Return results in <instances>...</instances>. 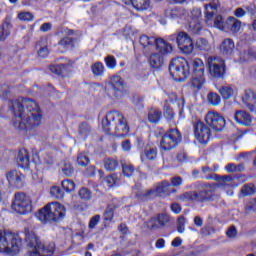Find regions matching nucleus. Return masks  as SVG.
Listing matches in <instances>:
<instances>
[{
  "instance_id": "obj_1",
  "label": "nucleus",
  "mask_w": 256,
  "mask_h": 256,
  "mask_svg": "<svg viewBox=\"0 0 256 256\" xmlns=\"http://www.w3.org/2000/svg\"><path fill=\"white\" fill-rule=\"evenodd\" d=\"M10 111L13 114L12 126L17 131H31L35 127L41 125L43 115L39 113L41 108L35 100L31 98H24L23 103L19 100H12Z\"/></svg>"
},
{
  "instance_id": "obj_2",
  "label": "nucleus",
  "mask_w": 256,
  "mask_h": 256,
  "mask_svg": "<svg viewBox=\"0 0 256 256\" xmlns=\"http://www.w3.org/2000/svg\"><path fill=\"white\" fill-rule=\"evenodd\" d=\"M102 129L106 135L114 137H127L129 135V122L123 113L112 110L102 119Z\"/></svg>"
},
{
  "instance_id": "obj_3",
  "label": "nucleus",
  "mask_w": 256,
  "mask_h": 256,
  "mask_svg": "<svg viewBox=\"0 0 256 256\" xmlns=\"http://www.w3.org/2000/svg\"><path fill=\"white\" fill-rule=\"evenodd\" d=\"M194 191L184 192L176 197L183 203L190 201L192 203H211L215 201V188L209 182L198 181L192 184Z\"/></svg>"
},
{
  "instance_id": "obj_4",
  "label": "nucleus",
  "mask_w": 256,
  "mask_h": 256,
  "mask_svg": "<svg viewBox=\"0 0 256 256\" xmlns=\"http://www.w3.org/2000/svg\"><path fill=\"white\" fill-rule=\"evenodd\" d=\"M25 238L24 241L30 249H34L29 252V256H53L55 254V244L50 243L45 246L41 243L39 236L31 228L24 229Z\"/></svg>"
},
{
  "instance_id": "obj_5",
  "label": "nucleus",
  "mask_w": 256,
  "mask_h": 256,
  "mask_svg": "<svg viewBox=\"0 0 256 256\" xmlns=\"http://www.w3.org/2000/svg\"><path fill=\"white\" fill-rule=\"evenodd\" d=\"M67 208L59 202H50L41 208L37 213V218L42 223H59L65 219Z\"/></svg>"
},
{
  "instance_id": "obj_6",
  "label": "nucleus",
  "mask_w": 256,
  "mask_h": 256,
  "mask_svg": "<svg viewBox=\"0 0 256 256\" xmlns=\"http://www.w3.org/2000/svg\"><path fill=\"white\" fill-rule=\"evenodd\" d=\"M23 239L19 234L7 230H0V253L15 256L21 251Z\"/></svg>"
},
{
  "instance_id": "obj_7",
  "label": "nucleus",
  "mask_w": 256,
  "mask_h": 256,
  "mask_svg": "<svg viewBox=\"0 0 256 256\" xmlns=\"http://www.w3.org/2000/svg\"><path fill=\"white\" fill-rule=\"evenodd\" d=\"M156 52L150 54L148 63L152 69L159 70L165 63L166 55L173 52V46L163 38H157Z\"/></svg>"
},
{
  "instance_id": "obj_8",
  "label": "nucleus",
  "mask_w": 256,
  "mask_h": 256,
  "mask_svg": "<svg viewBox=\"0 0 256 256\" xmlns=\"http://www.w3.org/2000/svg\"><path fill=\"white\" fill-rule=\"evenodd\" d=\"M168 71L170 76L174 81H179L180 83L186 81V79L191 75L189 61L184 57H176L170 61Z\"/></svg>"
},
{
  "instance_id": "obj_9",
  "label": "nucleus",
  "mask_w": 256,
  "mask_h": 256,
  "mask_svg": "<svg viewBox=\"0 0 256 256\" xmlns=\"http://www.w3.org/2000/svg\"><path fill=\"white\" fill-rule=\"evenodd\" d=\"M181 141H183L181 131L178 128H170L162 135L160 149L161 151H173L179 147Z\"/></svg>"
},
{
  "instance_id": "obj_10",
  "label": "nucleus",
  "mask_w": 256,
  "mask_h": 256,
  "mask_svg": "<svg viewBox=\"0 0 256 256\" xmlns=\"http://www.w3.org/2000/svg\"><path fill=\"white\" fill-rule=\"evenodd\" d=\"M175 193H177V189H171V183H169V181H162L155 189L138 193L136 197L140 199V201H149V199H153V197H163V195H173Z\"/></svg>"
},
{
  "instance_id": "obj_11",
  "label": "nucleus",
  "mask_w": 256,
  "mask_h": 256,
  "mask_svg": "<svg viewBox=\"0 0 256 256\" xmlns=\"http://www.w3.org/2000/svg\"><path fill=\"white\" fill-rule=\"evenodd\" d=\"M208 73L212 79H225L227 64L225 60L215 56H209L206 62Z\"/></svg>"
},
{
  "instance_id": "obj_12",
  "label": "nucleus",
  "mask_w": 256,
  "mask_h": 256,
  "mask_svg": "<svg viewBox=\"0 0 256 256\" xmlns=\"http://www.w3.org/2000/svg\"><path fill=\"white\" fill-rule=\"evenodd\" d=\"M12 209L19 215H28V213L33 211V204L26 193L17 192L14 195Z\"/></svg>"
},
{
  "instance_id": "obj_13",
  "label": "nucleus",
  "mask_w": 256,
  "mask_h": 256,
  "mask_svg": "<svg viewBox=\"0 0 256 256\" xmlns=\"http://www.w3.org/2000/svg\"><path fill=\"white\" fill-rule=\"evenodd\" d=\"M125 89V80L119 75L110 77V81L105 86V93L110 99H119Z\"/></svg>"
},
{
  "instance_id": "obj_14",
  "label": "nucleus",
  "mask_w": 256,
  "mask_h": 256,
  "mask_svg": "<svg viewBox=\"0 0 256 256\" xmlns=\"http://www.w3.org/2000/svg\"><path fill=\"white\" fill-rule=\"evenodd\" d=\"M193 133L195 139L200 145H207L211 141V128L201 120H195L192 122Z\"/></svg>"
},
{
  "instance_id": "obj_15",
  "label": "nucleus",
  "mask_w": 256,
  "mask_h": 256,
  "mask_svg": "<svg viewBox=\"0 0 256 256\" xmlns=\"http://www.w3.org/2000/svg\"><path fill=\"white\" fill-rule=\"evenodd\" d=\"M173 39H176L178 49H180L184 55H191V53H193L195 44H193V39L187 32L180 31L176 34H172L170 40L173 41Z\"/></svg>"
},
{
  "instance_id": "obj_16",
  "label": "nucleus",
  "mask_w": 256,
  "mask_h": 256,
  "mask_svg": "<svg viewBox=\"0 0 256 256\" xmlns=\"http://www.w3.org/2000/svg\"><path fill=\"white\" fill-rule=\"evenodd\" d=\"M205 123L215 133H220L225 129V118L221 114L213 111H209L205 116Z\"/></svg>"
},
{
  "instance_id": "obj_17",
  "label": "nucleus",
  "mask_w": 256,
  "mask_h": 256,
  "mask_svg": "<svg viewBox=\"0 0 256 256\" xmlns=\"http://www.w3.org/2000/svg\"><path fill=\"white\" fill-rule=\"evenodd\" d=\"M171 221V217L165 213H159L155 217H152L147 222V229L149 231H157L167 226V223Z\"/></svg>"
},
{
  "instance_id": "obj_18",
  "label": "nucleus",
  "mask_w": 256,
  "mask_h": 256,
  "mask_svg": "<svg viewBox=\"0 0 256 256\" xmlns=\"http://www.w3.org/2000/svg\"><path fill=\"white\" fill-rule=\"evenodd\" d=\"M6 179L15 189H23L25 187V175L21 171L11 170L6 174Z\"/></svg>"
},
{
  "instance_id": "obj_19",
  "label": "nucleus",
  "mask_w": 256,
  "mask_h": 256,
  "mask_svg": "<svg viewBox=\"0 0 256 256\" xmlns=\"http://www.w3.org/2000/svg\"><path fill=\"white\" fill-rule=\"evenodd\" d=\"M71 67L72 66L69 63L52 64L49 66V71L54 75H57L58 77H62V79H65L71 75L72 73Z\"/></svg>"
},
{
  "instance_id": "obj_20",
  "label": "nucleus",
  "mask_w": 256,
  "mask_h": 256,
  "mask_svg": "<svg viewBox=\"0 0 256 256\" xmlns=\"http://www.w3.org/2000/svg\"><path fill=\"white\" fill-rule=\"evenodd\" d=\"M192 71V77H203L205 76V63L201 58H194L189 63Z\"/></svg>"
},
{
  "instance_id": "obj_21",
  "label": "nucleus",
  "mask_w": 256,
  "mask_h": 256,
  "mask_svg": "<svg viewBox=\"0 0 256 256\" xmlns=\"http://www.w3.org/2000/svg\"><path fill=\"white\" fill-rule=\"evenodd\" d=\"M76 39L70 36H65L57 43L60 53H67V51H73L75 49Z\"/></svg>"
},
{
  "instance_id": "obj_22",
  "label": "nucleus",
  "mask_w": 256,
  "mask_h": 256,
  "mask_svg": "<svg viewBox=\"0 0 256 256\" xmlns=\"http://www.w3.org/2000/svg\"><path fill=\"white\" fill-rule=\"evenodd\" d=\"M35 49L37 51V55L40 59H47L49 57V42L47 41V38H40L35 43Z\"/></svg>"
},
{
  "instance_id": "obj_23",
  "label": "nucleus",
  "mask_w": 256,
  "mask_h": 256,
  "mask_svg": "<svg viewBox=\"0 0 256 256\" xmlns=\"http://www.w3.org/2000/svg\"><path fill=\"white\" fill-rule=\"evenodd\" d=\"M16 163L21 169H29L31 165V159L29 157V151H27V149L22 148L18 151Z\"/></svg>"
},
{
  "instance_id": "obj_24",
  "label": "nucleus",
  "mask_w": 256,
  "mask_h": 256,
  "mask_svg": "<svg viewBox=\"0 0 256 256\" xmlns=\"http://www.w3.org/2000/svg\"><path fill=\"white\" fill-rule=\"evenodd\" d=\"M219 49L224 57H231L235 53V42L231 38H226L220 44Z\"/></svg>"
},
{
  "instance_id": "obj_25",
  "label": "nucleus",
  "mask_w": 256,
  "mask_h": 256,
  "mask_svg": "<svg viewBox=\"0 0 256 256\" xmlns=\"http://www.w3.org/2000/svg\"><path fill=\"white\" fill-rule=\"evenodd\" d=\"M242 101L250 111H255L256 107V93L251 89H246L242 96Z\"/></svg>"
},
{
  "instance_id": "obj_26",
  "label": "nucleus",
  "mask_w": 256,
  "mask_h": 256,
  "mask_svg": "<svg viewBox=\"0 0 256 256\" xmlns=\"http://www.w3.org/2000/svg\"><path fill=\"white\" fill-rule=\"evenodd\" d=\"M234 119L236 123L239 125H243L244 127H249L252 123L251 115L243 110H239L235 113Z\"/></svg>"
},
{
  "instance_id": "obj_27",
  "label": "nucleus",
  "mask_w": 256,
  "mask_h": 256,
  "mask_svg": "<svg viewBox=\"0 0 256 256\" xmlns=\"http://www.w3.org/2000/svg\"><path fill=\"white\" fill-rule=\"evenodd\" d=\"M217 91L224 101L233 99V97H235V88H233V86H220L219 88H217Z\"/></svg>"
},
{
  "instance_id": "obj_28",
  "label": "nucleus",
  "mask_w": 256,
  "mask_h": 256,
  "mask_svg": "<svg viewBox=\"0 0 256 256\" xmlns=\"http://www.w3.org/2000/svg\"><path fill=\"white\" fill-rule=\"evenodd\" d=\"M225 25L227 29H230V31H232V33H239V31H241V20H238L233 16H229L227 18V20L225 21Z\"/></svg>"
},
{
  "instance_id": "obj_29",
  "label": "nucleus",
  "mask_w": 256,
  "mask_h": 256,
  "mask_svg": "<svg viewBox=\"0 0 256 256\" xmlns=\"http://www.w3.org/2000/svg\"><path fill=\"white\" fill-rule=\"evenodd\" d=\"M192 176L195 177V179H206V181H219L221 179V176L216 173H211L208 175L201 174V171L195 169L192 171Z\"/></svg>"
},
{
  "instance_id": "obj_30",
  "label": "nucleus",
  "mask_w": 256,
  "mask_h": 256,
  "mask_svg": "<svg viewBox=\"0 0 256 256\" xmlns=\"http://www.w3.org/2000/svg\"><path fill=\"white\" fill-rule=\"evenodd\" d=\"M139 43L143 47V49H147V47H155V49L157 48V38L155 37L142 35L140 36Z\"/></svg>"
},
{
  "instance_id": "obj_31",
  "label": "nucleus",
  "mask_w": 256,
  "mask_h": 256,
  "mask_svg": "<svg viewBox=\"0 0 256 256\" xmlns=\"http://www.w3.org/2000/svg\"><path fill=\"white\" fill-rule=\"evenodd\" d=\"M94 77H103L105 75V65L101 61H97L90 66Z\"/></svg>"
},
{
  "instance_id": "obj_32",
  "label": "nucleus",
  "mask_w": 256,
  "mask_h": 256,
  "mask_svg": "<svg viewBox=\"0 0 256 256\" xmlns=\"http://www.w3.org/2000/svg\"><path fill=\"white\" fill-rule=\"evenodd\" d=\"M116 209L117 206L115 204H110L106 207L103 213V221H105V223H111V221H113Z\"/></svg>"
},
{
  "instance_id": "obj_33",
  "label": "nucleus",
  "mask_w": 256,
  "mask_h": 256,
  "mask_svg": "<svg viewBox=\"0 0 256 256\" xmlns=\"http://www.w3.org/2000/svg\"><path fill=\"white\" fill-rule=\"evenodd\" d=\"M163 118V112L157 109H150L148 112V121L154 125H157L159 121Z\"/></svg>"
},
{
  "instance_id": "obj_34",
  "label": "nucleus",
  "mask_w": 256,
  "mask_h": 256,
  "mask_svg": "<svg viewBox=\"0 0 256 256\" xmlns=\"http://www.w3.org/2000/svg\"><path fill=\"white\" fill-rule=\"evenodd\" d=\"M162 113L166 121H173V119H175V111L168 101H165Z\"/></svg>"
},
{
  "instance_id": "obj_35",
  "label": "nucleus",
  "mask_w": 256,
  "mask_h": 256,
  "mask_svg": "<svg viewBox=\"0 0 256 256\" xmlns=\"http://www.w3.org/2000/svg\"><path fill=\"white\" fill-rule=\"evenodd\" d=\"M157 153V147L146 146L144 149L143 156L148 161H155V159H157Z\"/></svg>"
},
{
  "instance_id": "obj_36",
  "label": "nucleus",
  "mask_w": 256,
  "mask_h": 256,
  "mask_svg": "<svg viewBox=\"0 0 256 256\" xmlns=\"http://www.w3.org/2000/svg\"><path fill=\"white\" fill-rule=\"evenodd\" d=\"M130 3L136 11H145L149 9V1L147 0H130Z\"/></svg>"
},
{
  "instance_id": "obj_37",
  "label": "nucleus",
  "mask_w": 256,
  "mask_h": 256,
  "mask_svg": "<svg viewBox=\"0 0 256 256\" xmlns=\"http://www.w3.org/2000/svg\"><path fill=\"white\" fill-rule=\"evenodd\" d=\"M117 167H119V161L117 159L113 158H106L104 159V169L106 171H116Z\"/></svg>"
},
{
  "instance_id": "obj_38",
  "label": "nucleus",
  "mask_w": 256,
  "mask_h": 256,
  "mask_svg": "<svg viewBox=\"0 0 256 256\" xmlns=\"http://www.w3.org/2000/svg\"><path fill=\"white\" fill-rule=\"evenodd\" d=\"M207 101L209 105H212L213 107H217L218 105H221V96L215 92H209L207 94Z\"/></svg>"
},
{
  "instance_id": "obj_39",
  "label": "nucleus",
  "mask_w": 256,
  "mask_h": 256,
  "mask_svg": "<svg viewBox=\"0 0 256 256\" xmlns=\"http://www.w3.org/2000/svg\"><path fill=\"white\" fill-rule=\"evenodd\" d=\"M190 85L193 89H201L205 85V76H192Z\"/></svg>"
},
{
  "instance_id": "obj_40",
  "label": "nucleus",
  "mask_w": 256,
  "mask_h": 256,
  "mask_svg": "<svg viewBox=\"0 0 256 256\" xmlns=\"http://www.w3.org/2000/svg\"><path fill=\"white\" fill-rule=\"evenodd\" d=\"M78 133L79 135L84 137V139H87V137L91 135V126L89 125V123L82 122L79 125Z\"/></svg>"
},
{
  "instance_id": "obj_41",
  "label": "nucleus",
  "mask_w": 256,
  "mask_h": 256,
  "mask_svg": "<svg viewBox=\"0 0 256 256\" xmlns=\"http://www.w3.org/2000/svg\"><path fill=\"white\" fill-rule=\"evenodd\" d=\"M256 187L254 184H245L240 193H242L243 197H251V195H255Z\"/></svg>"
},
{
  "instance_id": "obj_42",
  "label": "nucleus",
  "mask_w": 256,
  "mask_h": 256,
  "mask_svg": "<svg viewBox=\"0 0 256 256\" xmlns=\"http://www.w3.org/2000/svg\"><path fill=\"white\" fill-rule=\"evenodd\" d=\"M78 197H80L82 201H91L93 193L91 192V190H89V188L82 187L78 191Z\"/></svg>"
},
{
  "instance_id": "obj_43",
  "label": "nucleus",
  "mask_w": 256,
  "mask_h": 256,
  "mask_svg": "<svg viewBox=\"0 0 256 256\" xmlns=\"http://www.w3.org/2000/svg\"><path fill=\"white\" fill-rule=\"evenodd\" d=\"M50 195L54 199H63L65 197V192L59 186H52L50 188Z\"/></svg>"
},
{
  "instance_id": "obj_44",
  "label": "nucleus",
  "mask_w": 256,
  "mask_h": 256,
  "mask_svg": "<svg viewBox=\"0 0 256 256\" xmlns=\"http://www.w3.org/2000/svg\"><path fill=\"white\" fill-rule=\"evenodd\" d=\"M9 27H11L10 23H4L0 25V41H5L9 35H11V31H9Z\"/></svg>"
},
{
  "instance_id": "obj_45",
  "label": "nucleus",
  "mask_w": 256,
  "mask_h": 256,
  "mask_svg": "<svg viewBox=\"0 0 256 256\" xmlns=\"http://www.w3.org/2000/svg\"><path fill=\"white\" fill-rule=\"evenodd\" d=\"M61 187L66 193H71L75 191V182L69 179L63 180L61 182Z\"/></svg>"
},
{
  "instance_id": "obj_46",
  "label": "nucleus",
  "mask_w": 256,
  "mask_h": 256,
  "mask_svg": "<svg viewBox=\"0 0 256 256\" xmlns=\"http://www.w3.org/2000/svg\"><path fill=\"white\" fill-rule=\"evenodd\" d=\"M104 63L107 69H115L117 67V59L113 55H108L104 58Z\"/></svg>"
},
{
  "instance_id": "obj_47",
  "label": "nucleus",
  "mask_w": 256,
  "mask_h": 256,
  "mask_svg": "<svg viewBox=\"0 0 256 256\" xmlns=\"http://www.w3.org/2000/svg\"><path fill=\"white\" fill-rule=\"evenodd\" d=\"M144 101H145V96H141V95H139V94H134V95L132 96V103H133V105H135V106L138 107L139 109H143V107H144V105H143Z\"/></svg>"
},
{
  "instance_id": "obj_48",
  "label": "nucleus",
  "mask_w": 256,
  "mask_h": 256,
  "mask_svg": "<svg viewBox=\"0 0 256 256\" xmlns=\"http://www.w3.org/2000/svg\"><path fill=\"white\" fill-rule=\"evenodd\" d=\"M122 173L125 177H133V174L135 173V166L122 164Z\"/></svg>"
},
{
  "instance_id": "obj_49",
  "label": "nucleus",
  "mask_w": 256,
  "mask_h": 256,
  "mask_svg": "<svg viewBox=\"0 0 256 256\" xmlns=\"http://www.w3.org/2000/svg\"><path fill=\"white\" fill-rule=\"evenodd\" d=\"M196 47L199 49V51H208L209 42L205 38H198L196 40Z\"/></svg>"
},
{
  "instance_id": "obj_50",
  "label": "nucleus",
  "mask_w": 256,
  "mask_h": 256,
  "mask_svg": "<svg viewBox=\"0 0 256 256\" xmlns=\"http://www.w3.org/2000/svg\"><path fill=\"white\" fill-rule=\"evenodd\" d=\"M214 27H216V29H220V31H224L225 27H227V25H225V21L223 20V16L222 15H216L214 18Z\"/></svg>"
},
{
  "instance_id": "obj_51",
  "label": "nucleus",
  "mask_w": 256,
  "mask_h": 256,
  "mask_svg": "<svg viewBox=\"0 0 256 256\" xmlns=\"http://www.w3.org/2000/svg\"><path fill=\"white\" fill-rule=\"evenodd\" d=\"M62 173L66 177H73L75 173V168H73V165L71 163H64V166L62 167Z\"/></svg>"
},
{
  "instance_id": "obj_52",
  "label": "nucleus",
  "mask_w": 256,
  "mask_h": 256,
  "mask_svg": "<svg viewBox=\"0 0 256 256\" xmlns=\"http://www.w3.org/2000/svg\"><path fill=\"white\" fill-rule=\"evenodd\" d=\"M117 174H109L108 176L105 177V183L107 187H115L117 185Z\"/></svg>"
},
{
  "instance_id": "obj_53",
  "label": "nucleus",
  "mask_w": 256,
  "mask_h": 256,
  "mask_svg": "<svg viewBox=\"0 0 256 256\" xmlns=\"http://www.w3.org/2000/svg\"><path fill=\"white\" fill-rule=\"evenodd\" d=\"M190 31L193 33V35H199L201 31H203V26L197 21L191 22Z\"/></svg>"
},
{
  "instance_id": "obj_54",
  "label": "nucleus",
  "mask_w": 256,
  "mask_h": 256,
  "mask_svg": "<svg viewBox=\"0 0 256 256\" xmlns=\"http://www.w3.org/2000/svg\"><path fill=\"white\" fill-rule=\"evenodd\" d=\"M168 100H166L169 103H171L172 105H175V103H177V105H179V102L181 101V98H179V96H177V93L175 92H168L166 93Z\"/></svg>"
},
{
  "instance_id": "obj_55",
  "label": "nucleus",
  "mask_w": 256,
  "mask_h": 256,
  "mask_svg": "<svg viewBox=\"0 0 256 256\" xmlns=\"http://www.w3.org/2000/svg\"><path fill=\"white\" fill-rule=\"evenodd\" d=\"M19 21H33L35 19V16L31 12H20L18 14Z\"/></svg>"
},
{
  "instance_id": "obj_56",
  "label": "nucleus",
  "mask_w": 256,
  "mask_h": 256,
  "mask_svg": "<svg viewBox=\"0 0 256 256\" xmlns=\"http://www.w3.org/2000/svg\"><path fill=\"white\" fill-rule=\"evenodd\" d=\"M89 157L83 155V154H79L77 157V163L78 165H80V167H87V165H89Z\"/></svg>"
},
{
  "instance_id": "obj_57",
  "label": "nucleus",
  "mask_w": 256,
  "mask_h": 256,
  "mask_svg": "<svg viewBox=\"0 0 256 256\" xmlns=\"http://www.w3.org/2000/svg\"><path fill=\"white\" fill-rule=\"evenodd\" d=\"M99 221H101V215L96 214L95 216H93L88 224V228L89 229H95V227H97V225H99Z\"/></svg>"
},
{
  "instance_id": "obj_58",
  "label": "nucleus",
  "mask_w": 256,
  "mask_h": 256,
  "mask_svg": "<svg viewBox=\"0 0 256 256\" xmlns=\"http://www.w3.org/2000/svg\"><path fill=\"white\" fill-rule=\"evenodd\" d=\"M176 229L179 233H185V217L180 216L177 220Z\"/></svg>"
},
{
  "instance_id": "obj_59",
  "label": "nucleus",
  "mask_w": 256,
  "mask_h": 256,
  "mask_svg": "<svg viewBox=\"0 0 256 256\" xmlns=\"http://www.w3.org/2000/svg\"><path fill=\"white\" fill-rule=\"evenodd\" d=\"M178 108H179V119H185V98L181 97Z\"/></svg>"
},
{
  "instance_id": "obj_60",
  "label": "nucleus",
  "mask_w": 256,
  "mask_h": 256,
  "mask_svg": "<svg viewBox=\"0 0 256 256\" xmlns=\"http://www.w3.org/2000/svg\"><path fill=\"white\" fill-rule=\"evenodd\" d=\"M183 185V178L181 176L172 177L170 180V187H181Z\"/></svg>"
},
{
  "instance_id": "obj_61",
  "label": "nucleus",
  "mask_w": 256,
  "mask_h": 256,
  "mask_svg": "<svg viewBox=\"0 0 256 256\" xmlns=\"http://www.w3.org/2000/svg\"><path fill=\"white\" fill-rule=\"evenodd\" d=\"M210 9H212V11H206L205 12V17H206V21H211L213 19V17H215V11H217V5H210Z\"/></svg>"
},
{
  "instance_id": "obj_62",
  "label": "nucleus",
  "mask_w": 256,
  "mask_h": 256,
  "mask_svg": "<svg viewBox=\"0 0 256 256\" xmlns=\"http://www.w3.org/2000/svg\"><path fill=\"white\" fill-rule=\"evenodd\" d=\"M251 211H256V198L252 199L245 207V213H251Z\"/></svg>"
},
{
  "instance_id": "obj_63",
  "label": "nucleus",
  "mask_w": 256,
  "mask_h": 256,
  "mask_svg": "<svg viewBox=\"0 0 256 256\" xmlns=\"http://www.w3.org/2000/svg\"><path fill=\"white\" fill-rule=\"evenodd\" d=\"M9 93H11L9 87L5 84H0V97H7Z\"/></svg>"
},
{
  "instance_id": "obj_64",
  "label": "nucleus",
  "mask_w": 256,
  "mask_h": 256,
  "mask_svg": "<svg viewBox=\"0 0 256 256\" xmlns=\"http://www.w3.org/2000/svg\"><path fill=\"white\" fill-rule=\"evenodd\" d=\"M87 177H95L97 175V168L95 166H88L86 168Z\"/></svg>"
}]
</instances>
